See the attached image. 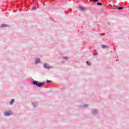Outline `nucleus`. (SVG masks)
Wrapping results in <instances>:
<instances>
[{
  "label": "nucleus",
  "mask_w": 129,
  "mask_h": 129,
  "mask_svg": "<svg viewBox=\"0 0 129 129\" xmlns=\"http://www.w3.org/2000/svg\"><path fill=\"white\" fill-rule=\"evenodd\" d=\"M38 102H32V105L33 107H37V106H38Z\"/></svg>",
  "instance_id": "obj_6"
},
{
  "label": "nucleus",
  "mask_w": 129,
  "mask_h": 129,
  "mask_svg": "<svg viewBox=\"0 0 129 129\" xmlns=\"http://www.w3.org/2000/svg\"><path fill=\"white\" fill-rule=\"evenodd\" d=\"M43 67L45 69H52V68H53V67H51L50 65H49L48 63H44L43 64Z\"/></svg>",
  "instance_id": "obj_3"
},
{
  "label": "nucleus",
  "mask_w": 129,
  "mask_h": 129,
  "mask_svg": "<svg viewBox=\"0 0 129 129\" xmlns=\"http://www.w3.org/2000/svg\"><path fill=\"white\" fill-rule=\"evenodd\" d=\"M0 27L1 28H6V27H8V25L6 24H2Z\"/></svg>",
  "instance_id": "obj_10"
},
{
  "label": "nucleus",
  "mask_w": 129,
  "mask_h": 129,
  "mask_svg": "<svg viewBox=\"0 0 129 129\" xmlns=\"http://www.w3.org/2000/svg\"><path fill=\"white\" fill-rule=\"evenodd\" d=\"M97 6H102V3H100V2H98L97 3Z\"/></svg>",
  "instance_id": "obj_13"
},
{
  "label": "nucleus",
  "mask_w": 129,
  "mask_h": 129,
  "mask_svg": "<svg viewBox=\"0 0 129 129\" xmlns=\"http://www.w3.org/2000/svg\"><path fill=\"white\" fill-rule=\"evenodd\" d=\"M87 106H88V105H87V104H85V105L82 106V107H87Z\"/></svg>",
  "instance_id": "obj_16"
},
{
  "label": "nucleus",
  "mask_w": 129,
  "mask_h": 129,
  "mask_svg": "<svg viewBox=\"0 0 129 129\" xmlns=\"http://www.w3.org/2000/svg\"><path fill=\"white\" fill-rule=\"evenodd\" d=\"M98 1H99V0H93V2L94 3H96V2H98Z\"/></svg>",
  "instance_id": "obj_19"
},
{
  "label": "nucleus",
  "mask_w": 129,
  "mask_h": 129,
  "mask_svg": "<svg viewBox=\"0 0 129 129\" xmlns=\"http://www.w3.org/2000/svg\"><path fill=\"white\" fill-rule=\"evenodd\" d=\"M86 64H87V65H88L89 66H90V65H91V63H89V61H86Z\"/></svg>",
  "instance_id": "obj_15"
},
{
  "label": "nucleus",
  "mask_w": 129,
  "mask_h": 129,
  "mask_svg": "<svg viewBox=\"0 0 129 129\" xmlns=\"http://www.w3.org/2000/svg\"><path fill=\"white\" fill-rule=\"evenodd\" d=\"M118 10L119 11H121V10H123V7H118Z\"/></svg>",
  "instance_id": "obj_14"
},
{
  "label": "nucleus",
  "mask_w": 129,
  "mask_h": 129,
  "mask_svg": "<svg viewBox=\"0 0 129 129\" xmlns=\"http://www.w3.org/2000/svg\"><path fill=\"white\" fill-rule=\"evenodd\" d=\"M14 102H15V99H12L11 101L10 102V105H13V104H14Z\"/></svg>",
  "instance_id": "obj_9"
},
{
  "label": "nucleus",
  "mask_w": 129,
  "mask_h": 129,
  "mask_svg": "<svg viewBox=\"0 0 129 129\" xmlns=\"http://www.w3.org/2000/svg\"><path fill=\"white\" fill-rule=\"evenodd\" d=\"M21 11H22V9L20 10V12H21Z\"/></svg>",
  "instance_id": "obj_23"
},
{
  "label": "nucleus",
  "mask_w": 129,
  "mask_h": 129,
  "mask_svg": "<svg viewBox=\"0 0 129 129\" xmlns=\"http://www.w3.org/2000/svg\"><path fill=\"white\" fill-rule=\"evenodd\" d=\"M37 10V7H36L35 6H34L31 9V11H34V10Z\"/></svg>",
  "instance_id": "obj_11"
},
{
  "label": "nucleus",
  "mask_w": 129,
  "mask_h": 129,
  "mask_svg": "<svg viewBox=\"0 0 129 129\" xmlns=\"http://www.w3.org/2000/svg\"><path fill=\"white\" fill-rule=\"evenodd\" d=\"M63 60H64V61H68L69 60V57L68 56H64L62 57Z\"/></svg>",
  "instance_id": "obj_7"
},
{
  "label": "nucleus",
  "mask_w": 129,
  "mask_h": 129,
  "mask_svg": "<svg viewBox=\"0 0 129 129\" xmlns=\"http://www.w3.org/2000/svg\"><path fill=\"white\" fill-rule=\"evenodd\" d=\"M114 51H115V47H114Z\"/></svg>",
  "instance_id": "obj_22"
},
{
  "label": "nucleus",
  "mask_w": 129,
  "mask_h": 129,
  "mask_svg": "<svg viewBox=\"0 0 129 129\" xmlns=\"http://www.w3.org/2000/svg\"><path fill=\"white\" fill-rule=\"evenodd\" d=\"M13 114V112L11 110L5 111L4 112L5 116H11Z\"/></svg>",
  "instance_id": "obj_2"
},
{
  "label": "nucleus",
  "mask_w": 129,
  "mask_h": 129,
  "mask_svg": "<svg viewBox=\"0 0 129 129\" xmlns=\"http://www.w3.org/2000/svg\"><path fill=\"white\" fill-rule=\"evenodd\" d=\"M51 81H49V80H47L46 81V83H51Z\"/></svg>",
  "instance_id": "obj_18"
},
{
  "label": "nucleus",
  "mask_w": 129,
  "mask_h": 129,
  "mask_svg": "<svg viewBox=\"0 0 129 129\" xmlns=\"http://www.w3.org/2000/svg\"><path fill=\"white\" fill-rule=\"evenodd\" d=\"M32 85H35L36 86H37V87H42V86H44L45 84H46V83L45 82H39L37 81L33 80L31 82Z\"/></svg>",
  "instance_id": "obj_1"
},
{
  "label": "nucleus",
  "mask_w": 129,
  "mask_h": 129,
  "mask_svg": "<svg viewBox=\"0 0 129 129\" xmlns=\"http://www.w3.org/2000/svg\"><path fill=\"white\" fill-rule=\"evenodd\" d=\"M80 11H84V8L83 7H80L79 8Z\"/></svg>",
  "instance_id": "obj_12"
},
{
  "label": "nucleus",
  "mask_w": 129,
  "mask_h": 129,
  "mask_svg": "<svg viewBox=\"0 0 129 129\" xmlns=\"http://www.w3.org/2000/svg\"><path fill=\"white\" fill-rule=\"evenodd\" d=\"M94 52H95V53H96V50H94Z\"/></svg>",
  "instance_id": "obj_21"
},
{
  "label": "nucleus",
  "mask_w": 129,
  "mask_h": 129,
  "mask_svg": "<svg viewBox=\"0 0 129 129\" xmlns=\"http://www.w3.org/2000/svg\"><path fill=\"white\" fill-rule=\"evenodd\" d=\"M98 53L97 52H96V53H93V55H94V56H96V55H98Z\"/></svg>",
  "instance_id": "obj_17"
},
{
  "label": "nucleus",
  "mask_w": 129,
  "mask_h": 129,
  "mask_svg": "<svg viewBox=\"0 0 129 129\" xmlns=\"http://www.w3.org/2000/svg\"><path fill=\"white\" fill-rule=\"evenodd\" d=\"M102 48H103V49H106V48H109V47L106 45H103L102 46Z\"/></svg>",
  "instance_id": "obj_8"
},
{
  "label": "nucleus",
  "mask_w": 129,
  "mask_h": 129,
  "mask_svg": "<svg viewBox=\"0 0 129 129\" xmlns=\"http://www.w3.org/2000/svg\"><path fill=\"white\" fill-rule=\"evenodd\" d=\"M91 112H92V114H93L94 115L98 114V110L96 109H92L91 110Z\"/></svg>",
  "instance_id": "obj_4"
},
{
  "label": "nucleus",
  "mask_w": 129,
  "mask_h": 129,
  "mask_svg": "<svg viewBox=\"0 0 129 129\" xmlns=\"http://www.w3.org/2000/svg\"><path fill=\"white\" fill-rule=\"evenodd\" d=\"M104 35H105L104 33L101 34L102 36H104Z\"/></svg>",
  "instance_id": "obj_20"
},
{
  "label": "nucleus",
  "mask_w": 129,
  "mask_h": 129,
  "mask_svg": "<svg viewBox=\"0 0 129 129\" xmlns=\"http://www.w3.org/2000/svg\"><path fill=\"white\" fill-rule=\"evenodd\" d=\"M39 63H41V60L39 58H36L35 61V64H39Z\"/></svg>",
  "instance_id": "obj_5"
}]
</instances>
